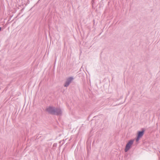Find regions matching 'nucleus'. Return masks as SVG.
<instances>
[{"instance_id":"1","label":"nucleus","mask_w":160,"mask_h":160,"mask_svg":"<svg viewBox=\"0 0 160 160\" xmlns=\"http://www.w3.org/2000/svg\"><path fill=\"white\" fill-rule=\"evenodd\" d=\"M46 111L50 114L58 116H61L62 113V110L60 108L52 106H49L47 108Z\"/></svg>"},{"instance_id":"2","label":"nucleus","mask_w":160,"mask_h":160,"mask_svg":"<svg viewBox=\"0 0 160 160\" xmlns=\"http://www.w3.org/2000/svg\"><path fill=\"white\" fill-rule=\"evenodd\" d=\"M134 140L131 139L129 141L126 145L124 150L125 152H126L130 149L131 145L133 143Z\"/></svg>"},{"instance_id":"3","label":"nucleus","mask_w":160,"mask_h":160,"mask_svg":"<svg viewBox=\"0 0 160 160\" xmlns=\"http://www.w3.org/2000/svg\"><path fill=\"white\" fill-rule=\"evenodd\" d=\"M73 79V78L72 77H70L67 78L64 84V87H68Z\"/></svg>"},{"instance_id":"4","label":"nucleus","mask_w":160,"mask_h":160,"mask_svg":"<svg viewBox=\"0 0 160 160\" xmlns=\"http://www.w3.org/2000/svg\"><path fill=\"white\" fill-rule=\"evenodd\" d=\"M144 130L142 128L141 131H138V133L137 136L141 138L144 134Z\"/></svg>"},{"instance_id":"5","label":"nucleus","mask_w":160,"mask_h":160,"mask_svg":"<svg viewBox=\"0 0 160 160\" xmlns=\"http://www.w3.org/2000/svg\"><path fill=\"white\" fill-rule=\"evenodd\" d=\"M140 138H141L140 137L138 136H137V138L136 139V141L137 142H138Z\"/></svg>"},{"instance_id":"6","label":"nucleus","mask_w":160,"mask_h":160,"mask_svg":"<svg viewBox=\"0 0 160 160\" xmlns=\"http://www.w3.org/2000/svg\"><path fill=\"white\" fill-rule=\"evenodd\" d=\"M1 27H0V31H1Z\"/></svg>"},{"instance_id":"7","label":"nucleus","mask_w":160,"mask_h":160,"mask_svg":"<svg viewBox=\"0 0 160 160\" xmlns=\"http://www.w3.org/2000/svg\"><path fill=\"white\" fill-rule=\"evenodd\" d=\"M94 0H92V2H94Z\"/></svg>"}]
</instances>
